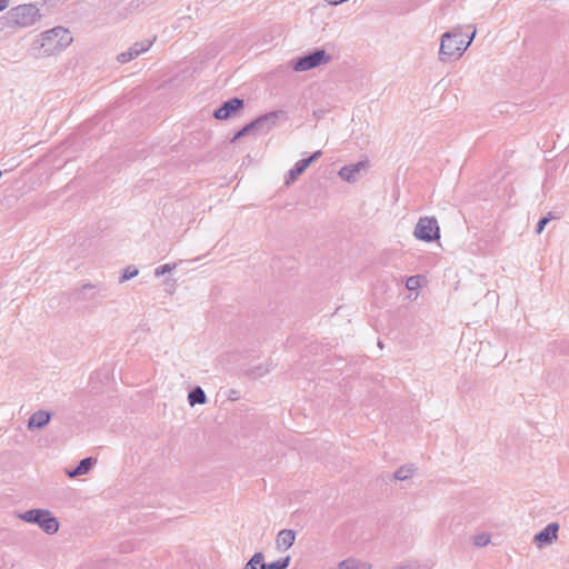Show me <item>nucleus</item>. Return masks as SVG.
I'll return each mask as SVG.
<instances>
[{
  "label": "nucleus",
  "mask_w": 569,
  "mask_h": 569,
  "mask_svg": "<svg viewBox=\"0 0 569 569\" xmlns=\"http://www.w3.org/2000/svg\"><path fill=\"white\" fill-rule=\"evenodd\" d=\"M72 40V36L68 29L54 27L41 33L39 43L44 54L52 56L69 47Z\"/></svg>",
  "instance_id": "nucleus-1"
},
{
  "label": "nucleus",
  "mask_w": 569,
  "mask_h": 569,
  "mask_svg": "<svg viewBox=\"0 0 569 569\" xmlns=\"http://www.w3.org/2000/svg\"><path fill=\"white\" fill-rule=\"evenodd\" d=\"M469 46L470 41L465 42L461 39L460 31L445 32L440 40L439 60L441 62H448L458 59Z\"/></svg>",
  "instance_id": "nucleus-2"
},
{
  "label": "nucleus",
  "mask_w": 569,
  "mask_h": 569,
  "mask_svg": "<svg viewBox=\"0 0 569 569\" xmlns=\"http://www.w3.org/2000/svg\"><path fill=\"white\" fill-rule=\"evenodd\" d=\"M40 18L39 9L34 4H21L11 8L4 16L9 27H30Z\"/></svg>",
  "instance_id": "nucleus-3"
},
{
  "label": "nucleus",
  "mask_w": 569,
  "mask_h": 569,
  "mask_svg": "<svg viewBox=\"0 0 569 569\" xmlns=\"http://www.w3.org/2000/svg\"><path fill=\"white\" fill-rule=\"evenodd\" d=\"M19 518L26 522L37 523L48 535H53L59 530L57 518L48 509H31L19 515Z\"/></svg>",
  "instance_id": "nucleus-4"
},
{
  "label": "nucleus",
  "mask_w": 569,
  "mask_h": 569,
  "mask_svg": "<svg viewBox=\"0 0 569 569\" xmlns=\"http://www.w3.org/2000/svg\"><path fill=\"white\" fill-rule=\"evenodd\" d=\"M416 239L425 242H431L440 238V228L435 217H421L413 230Z\"/></svg>",
  "instance_id": "nucleus-5"
},
{
  "label": "nucleus",
  "mask_w": 569,
  "mask_h": 569,
  "mask_svg": "<svg viewBox=\"0 0 569 569\" xmlns=\"http://www.w3.org/2000/svg\"><path fill=\"white\" fill-rule=\"evenodd\" d=\"M331 57L325 50H316L305 57L290 61V67L297 71H308L330 62Z\"/></svg>",
  "instance_id": "nucleus-6"
},
{
  "label": "nucleus",
  "mask_w": 569,
  "mask_h": 569,
  "mask_svg": "<svg viewBox=\"0 0 569 569\" xmlns=\"http://www.w3.org/2000/svg\"><path fill=\"white\" fill-rule=\"evenodd\" d=\"M370 167L369 160H361L357 163L343 166L339 171L338 176L341 180L348 183H355L359 181L362 173L366 172Z\"/></svg>",
  "instance_id": "nucleus-7"
},
{
  "label": "nucleus",
  "mask_w": 569,
  "mask_h": 569,
  "mask_svg": "<svg viewBox=\"0 0 569 569\" xmlns=\"http://www.w3.org/2000/svg\"><path fill=\"white\" fill-rule=\"evenodd\" d=\"M283 116H284L283 111H272V112L266 113L263 116H260L256 120L251 121V127L254 128L256 132L266 134L272 128L276 127L279 119Z\"/></svg>",
  "instance_id": "nucleus-8"
},
{
  "label": "nucleus",
  "mask_w": 569,
  "mask_h": 569,
  "mask_svg": "<svg viewBox=\"0 0 569 569\" xmlns=\"http://www.w3.org/2000/svg\"><path fill=\"white\" fill-rule=\"evenodd\" d=\"M152 43L153 41L148 39L136 42L127 51L119 53L117 56V61L119 63H127L147 52L151 48Z\"/></svg>",
  "instance_id": "nucleus-9"
},
{
  "label": "nucleus",
  "mask_w": 569,
  "mask_h": 569,
  "mask_svg": "<svg viewBox=\"0 0 569 569\" xmlns=\"http://www.w3.org/2000/svg\"><path fill=\"white\" fill-rule=\"evenodd\" d=\"M322 152L320 150L312 153L309 158L301 159L298 162H296L295 167L289 170L287 177H286V184L292 183L299 176H301L306 169L315 162L317 159L321 157Z\"/></svg>",
  "instance_id": "nucleus-10"
},
{
  "label": "nucleus",
  "mask_w": 569,
  "mask_h": 569,
  "mask_svg": "<svg viewBox=\"0 0 569 569\" xmlns=\"http://www.w3.org/2000/svg\"><path fill=\"white\" fill-rule=\"evenodd\" d=\"M559 526L557 522H551L547 527H545L541 531L535 535L533 542L538 545L539 548L543 546H549L558 538Z\"/></svg>",
  "instance_id": "nucleus-11"
},
{
  "label": "nucleus",
  "mask_w": 569,
  "mask_h": 569,
  "mask_svg": "<svg viewBox=\"0 0 569 569\" xmlns=\"http://www.w3.org/2000/svg\"><path fill=\"white\" fill-rule=\"evenodd\" d=\"M243 106V100L239 98H233L226 101L220 108H218L213 116L218 120L228 119L233 112L241 109Z\"/></svg>",
  "instance_id": "nucleus-12"
},
{
  "label": "nucleus",
  "mask_w": 569,
  "mask_h": 569,
  "mask_svg": "<svg viewBox=\"0 0 569 569\" xmlns=\"http://www.w3.org/2000/svg\"><path fill=\"white\" fill-rule=\"evenodd\" d=\"M51 420V413L46 410H38L33 412L28 420V429H42L44 428Z\"/></svg>",
  "instance_id": "nucleus-13"
},
{
  "label": "nucleus",
  "mask_w": 569,
  "mask_h": 569,
  "mask_svg": "<svg viewBox=\"0 0 569 569\" xmlns=\"http://www.w3.org/2000/svg\"><path fill=\"white\" fill-rule=\"evenodd\" d=\"M296 540V532L291 529H282L278 532L276 539L277 549L286 551L292 547Z\"/></svg>",
  "instance_id": "nucleus-14"
},
{
  "label": "nucleus",
  "mask_w": 569,
  "mask_h": 569,
  "mask_svg": "<svg viewBox=\"0 0 569 569\" xmlns=\"http://www.w3.org/2000/svg\"><path fill=\"white\" fill-rule=\"evenodd\" d=\"M97 459L92 457L84 458L80 461V463L72 470H67L66 473L69 478H77L80 476L88 475L93 466L96 465Z\"/></svg>",
  "instance_id": "nucleus-15"
},
{
  "label": "nucleus",
  "mask_w": 569,
  "mask_h": 569,
  "mask_svg": "<svg viewBox=\"0 0 569 569\" xmlns=\"http://www.w3.org/2000/svg\"><path fill=\"white\" fill-rule=\"evenodd\" d=\"M339 569H371V565L356 558H348L339 563Z\"/></svg>",
  "instance_id": "nucleus-16"
},
{
  "label": "nucleus",
  "mask_w": 569,
  "mask_h": 569,
  "mask_svg": "<svg viewBox=\"0 0 569 569\" xmlns=\"http://www.w3.org/2000/svg\"><path fill=\"white\" fill-rule=\"evenodd\" d=\"M188 401L191 407L207 402V396L201 387L193 388L188 395Z\"/></svg>",
  "instance_id": "nucleus-17"
},
{
  "label": "nucleus",
  "mask_w": 569,
  "mask_h": 569,
  "mask_svg": "<svg viewBox=\"0 0 569 569\" xmlns=\"http://www.w3.org/2000/svg\"><path fill=\"white\" fill-rule=\"evenodd\" d=\"M415 471L413 466H402L395 471L393 478L398 481H405L410 479L415 475Z\"/></svg>",
  "instance_id": "nucleus-18"
},
{
  "label": "nucleus",
  "mask_w": 569,
  "mask_h": 569,
  "mask_svg": "<svg viewBox=\"0 0 569 569\" xmlns=\"http://www.w3.org/2000/svg\"><path fill=\"white\" fill-rule=\"evenodd\" d=\"M271 370V367L269 363H260L258 366L252 367L249 369L248 375L253 378H262L266 375H268Z\"/></svg>",
  "instance_id": "nucleus-19"
},
{
  "label": "nucleus",
  "mask_w": 569,
  "mask_h": 569,
  "mask_svg": "<svg viewBox=\"0 0 569 569\" xmlns=\"http://www.w3.org/2000/svg\"><path fill=\"white\" fill-rule=\"evenodd\" d=\"M263 565V555L262 552H256L251 559L246 563L243 569H261Z\"/></svg>",
  "instance_id": "nucleus-20"
},
{
  "label": "nucleus",
  "mask_w": 569,
  "mask_h": 569,
  "mask_svg": "<svg viewBox=\"0 0 569 569\" xmlns=\"http://www.w3.org/2000/svg\"><path fill=\"white\" fill-rule=\"evenodd\" d=\"M290 557H286L284 559H280L278 561H273L270 563H264L261 566V569H286L289 566Z\"/></svg>",
  "instance_id": "nucleus-21"
},
{
  "label": "nucleus",
  "mask_w": 569,
  "mask_h": 569,
  "mask_svg": "<svg viewBox=\"0 0 569 569\" xmlns=\"http://www.w3.org/2000/svg\"><path fill=\"white\" fill-rule=\"evenodd\" d=\"M473 545L477 547H486L491 541V536L487 532L475 535L472 538Z\"/></svg>",
  "instance_id": "nucleus-22"
},
{
  "label": "nucleus",
  "mask_w": 569,
  "mask_h": 569,
  "mask_svg": "<svg viewBox=\"0 0 569 569\" xmlns=\"http://www.w3.org/2000/svg\"><path fill=\"white\" fill-rule=\"evenodd\" d=\"M176 268H177V263H166V264L159 266L154 269V276L157 278L162 277L163 274L176 270Z\"/></svg>",
  "instance_id": "nucleus-23"
},
{
  "label": "nucleus",
  "mask_w": 569,
  "mask_h": 569,
  "mask_svg": "<svg viewBox=\"0 0 569 569\" xmlns=\"http://www.w3.org/2000/svg\"><path fill=\"white\" fill-rule=\"evenodd\" d=\"M421 276H411L406 279V288L408 290H417L421 286Z\"/></svg>",
  "instance_id": "nucleus-24"
},
{
  "label": "nucleus",
  "mask_w": 569,
  "mask_h": 569,
  "mask_svg": "<svg viewBox=\"0 0 569 569\" xmlns=\"http://www.w3.org/2000/svg\"><path fill=\"white\" fill-rule=\"evenodd\" d=\"M138 273H139V270L136 267H132V266L127 267L123 270L122 276L120 277V282L128 281V280L134 278L136 276H138Z\"/></svg>",
  "instance_id": "nucleus-25"
},
{
  "label": "nucleus",
  "mask_w": 569,
  "mask_h": 569,
  "mask_svg": "<svg viewBox=\"0 0 569 569\" xmlns=\"http://www.w3.org/2000/svg\"><path fill=\"white\" fill-rule=\"evenodd\" d=\"M548 222V218H542L537 224V233H541Z\"/></svg>",
  "instance_id": "nucleus-26"
},
{
  "label": "nucleus",
  "mask_w": 569,
  "mask_h": 569,
  "mask_svg": "<svg viewBox=\"0 0 569 569\" xmlns=\"http://www.w3.org/2000/svg\"><path fill=\"white\" fill-rule=\"evenodd\" d=\"M252 131H254V128H253V127H251V122H250V123L246 124V126L240 130V134L244 136V134H247V133H249V132H252Z\"/></svg>",
  "instance_id": "nucleus-27"
},
{
  "label": "nucleus",
  "mask_w": 569,
  "mask_h": 569,
  "mask_svg": "<svg viewBox=\"0 0 569 569\" xmlns=\"http://www.w3.org/2000/svg\"><path fill=\"white\" fill-rule=\"evenodd\" d=\"M10 0H0V11L8 8Z\"/></svg>",
  "instance_id": "nucleus-28"
},
{
  "label": "nucleus",
  "mask_w": 569,
  "mask_h": 569,
  "mask_svg": "<svg viewBox=\"0 0 569 569\" xmlns=\"http://www.w3.org/2000/svg\"><path fill=\"white\" fill-rule=\"evenodd\" d=\"M240 137H242V134H240V131H238L234 137L231 139V142H234L237 141Z\"/></svg>",
  "instance_id": "nucleus-29"
},
{
  "label": "nucleus",
  "mask_w": 569,
  "mask_h": 569,
  "mask_svg": "<svg viewBox=\"0 0 569 569\" xmlns=\"http://www.w3.org/2000/svg\"><path fill=\"white\" fill-rule=\"evenodd\" d=\"M475 37H476V29H473L471 36H469V40L468 41H470V43H471L472 40L475 39Z\"/></svg>",
  "instance_id": "nucleus-30"
}]
</instances>
